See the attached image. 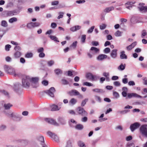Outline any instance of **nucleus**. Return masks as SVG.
<instances>
[{
	"mask_svg": "<svg viewBox=\"0 0 147 147\" xmlns=\"http://www.w3.org/2000/svg\"><path fill=\"white\" fill-rule=\"evenodd\" d=\"M38 80V78H32L30 79L29 76H25L22 79V86L26 88L29 87L30 85L29 82L31 81L32 83V86H34V84L37 85Z\"/></svg>",
	"mask_w": 147,
	"mask_h": 147,
	"instance_id": "f257e3e1",
	"label": "nucleus"
},
{
	"mask_svg": "<svg viewBox=\"0 0 147 147\" xmlns=\"http://www.w3.org/2000/svg\"><path fill=\"white\" fill-rule=\"evenodd\" d=\"M76 112L78 114L82 116H87V112L83 108L81 107H78L76 109Z\"/></svg>",
	"mask_w": 147,
	"mask_h": 147,
	"instance_id": "f03ea898",
	"label": "nucleus"
},
{
	"mask_svg": "<svg viewBox=\"0 0 147 147\" xmlns=\"http://www.w3.org/2000/svg\"><path fill=\"white\" fill-rule=\"evenodd\" d=\"M68 94L70 96H75L77 95H79V97L80 98H82L83 96L81 94H80V93L76 90H72L68 92Z\"/></svg>",
	"mask_w": 147,
	"mask_h": 147,
	"instance_id": "7ed1b4c3",
	"label": "nucleus"
},
{
	"mask_svg": "<svg viewBox=\"0 0 147 147\" xmlns=\"http://www.w3.org/2000/svg\"><path fill=\"white\" fill-rule=\"evenodd\" d=\"M140 131L143 135L147 137V128L146 125H142L140 127Z\"/></svg>",
	"mask_w": 147,
	"mask_h": 147,
	"instance_id": "20e7f679",
	"label": "nucleus"
},
{
	"mask_svg": "<svg viewBox=\"0 0 147 147\" xmlns=\"http://www.w3.org/2000/svg\"><path fill=\"white\" fill-rule=\"evenodd\" d=\"M140 126L139 123L138 122H136L131 125L130 128L131 131L133 132L135 129L138 128Z\"/></svg>",
	"mask_w": 147,
	"mask_h": 147,
	"instance_id": "39448f33",
	"label": "nucleus"
},
{
	"mask_svg": "<svg viewBox=\"0 0 147 147\" xmlns=\"http://www.w3.org/2000/svg\"><path fill=\"white\" fill-rule=\"evenodd\" d=\"M48 134L49 136L52 138L54 141L57 142L59 141V138L58 136L55 134L52 133L51 131L48 132Z\"/></svg>",
	"mask_w": 147,
	"mask_h": 147,
	"instance_id": "423d86ee",
	"label": "nucleus"
},
{
	"mask_svg": "<svg viewBox=\"0 0 147 147\" xmlns=\"http://www.w3.org/2000/svg\"><path fill=\"white\" fill-rule=\"evenodd\" d=\"M45 120L47 122L49 123H50L55 125H58V124L56 123V122L53 119L47 118L45 119Z\"/></svg>",
	"mask_w": 147,
	"mask_h": 147,
	"instance_id": "0eeeda50",
	"label": "nucleus"
},
{
	"mask_svg": "<svg viewBox=\"0 0 147 147\" xmlns=\"http://www.w3.org/2000/svg\"><path fill=\"white\" fill-rule=\"evenodd\" d=\"M55 88L53 87H52L47 91V93L51 97L54 96V93L55 92Z\"/></svg>",
	"mask_w": 147,
	"mask_h": 147,
	"instance_id": "6e6552de",
	"label": "nucleus"
},
{
	"mask_svg": "<svg viewBox=\"0 0 147 147\" xmlns=\"http://www.w3.org/2000/svg\"><path fill=\"white\" fill-rule=\"evenodd\" d=\"M4 67L5 71L7 72L9 74H11L12 71H13L14 72H15V69H14L10 68L7 65H5Z\"/></svg>",
	"mask_w": 147,
	"mask_h": 147,
	"instance_id": "1a4fd4ad",
	"label": "nucleus"
},
{
	"mask_svg": "<svg viewBox=\"0 0 147 147\" xmlns=\"http://www.w3.org/2000/svg\"><path fill=\"white\" fill-rule=\"evenodd\" d=\"M90 50V52L93 55L97 53L99 51L98 49L94 47H92L91 48Z\"/></svg>",
	"mask_w": 147,
	"mask_h": 147,
	"instance_id": "9d476101",
	"label": "nucleus"
},
{
	"mask_svg": "<svg viewBox=\"0 0 147 147\" xmlns=\"http://www.w3.org/2000/svg\"><path fill=\"white\" fill-rule=\"evenodd\" d=\"M117 50L116 49L113 50L110 53V55L111 57L113 58H116L117 56Z\"/></svg>",
	"mask_w": 147,
	"mask_h": 147,
	"instance_id": "9b49d317",
	"label": "nucleus"
},
{
	"mask_svg": "<svg viewBox=\"0 0 147 147\" xmlns=\"http://www.w3.org/2000/svg\"><path fill=\"white\" fill-rule=\"evenodd\" d=\"M127 96L128 98H130L132 97H137L141 98L142 96L139 95H138L136 93H128L127 94Z\"/></svg>",
	"mask_w": 147,
	"mask_h": 147,
	"instance_id": "f8f14e48",
	"label": "nucleus"
},
{
	"mask_svg": "<svg viewBox=\"0 0 147 147\" xmlns=\"http://www.w3.org/2000/svg\"><path fill=\"white\" fill-rule=\"evenodd\" d=\"M137 42H134L132 43L130 45L127 46L126 47V49L127 51H130L133 48H134L135 46L136 45Z\"/></svg>",
	"mask_w": 147,
	"mask_h": 147,
	"instance_id": "ddd939ff",
	"label": "nucleus"
},
{
	"mask_svg": "<svg viewBox=\"0 0 147 147\" xmlns=\"http://www.w3.org/2000/svg\"><path fill=\"white\" fill-rule=\"evenodd\" d=\"M139 11L142 13L147 12V6H142L138 7Z\"/></svg>",
	"mask_w": 147,
	"mask_h": 147,
	"instance_id": "4468645a",
	"label": "nucleus"
},
{
	"mask_svg": "<svg viewBox=\"0 0 147 147\" xmlns=\"http://www.w3.org/2000/svg\"><path fill=\"white\" fill-rule=\"evenodd\" d=\"M17 14V12L15 10L7 11L6 15L7 16H12Z\"/></svg>",
	"mask_w": 147,
	"mask_h": 147,
	"instance_id": "2eb2a0df",
	"label": "nucleus"
},
{
	"mask_svg": "<svg viewBox=\"0 0 147 147\" xmlns=\"http://www.w3.org/2000/svg\"><path fill=\"white\" fill-rule=\"evenodd\" d=\"M107 57V55L104 54H101L99 55L97 57L98 60H102L106 59Z\"/></svg>",
	"mask_w": 147,
	"mask_h": 147,
	"instance_id": "dca6fc26",
	"label": "nucleus"
},
{
	"mask_svg": "<svg viewBox=\"0 0 147 147\" xmlns=\"http://www.w3.org/2000/svg\"><path fill=\"white\" fill-rule=\"evenodd\" d=\"M120 58L121 59H127V56L125 54V52L123 51H121L120 53Z\"/></svg>",
	"mask_w": 147,
	"mask_h": 147,
	"instance_id": "f3484780",
	"label": "nucleus"
},
{
	"mask_svg": "<svg viewBox=\"0 0 147 147\" xmlns=\"http://www.w3.org/2000/svg\"><path fill=\"white\" fill-rule=\"evenodd\" d=\"M114 9V8L113 6L107 7L104 9V11L105 12L108 13L110 11L113 10Z\"/></svg>",
	"mask_w": 147,
	"mask_h": 147,
	"instance_id": "a211bd4d",
	"label": "nucleus"
},
{
	"mask_svg": "<svg viewBox=\"0 0 147 147\" xmlns=\"http://www.w3.org/2000/svg\"><path fill=\"white\" fill-rule=\"evenodd\" d=\"M21 53L20 52L16 51L14 54V57L15 58H19L21 56Z\"/></svg>",
	"mask_w": 147,
	"mask_h": 147,
	"instance_id": "6ab92c4d",
	"label": "nucleus"
},
{
	"mask_svg": "<svg viewBox=\"0 0 147 147\" xmlns=\"http://www.w3.org/2000/svg\"><path fill=\"white\" fill-rule=\"evenodd\" d=\"M52 107L51 111H52L59 110L60 108H59L57 105H53Z\"/></svg>",
	"mask_w": 147,
	"mask_h": 147,
	"instance_id": "aec40b11",
	"label": "nucleus"
},
{
	"mask_svg": "<svg viewBox=\"0 0 147 147\" xmlns=\"http://www.w3.org/2000/svg\"><path fill=\"white\" fill-rule=\"evenodd\" d=\"M77 102V100L74 98H71L69 101V103L71 104L74 105Z\"/></svg>",
	"mask_w": 147,
	"mask_h": 147,
	"instance_id": "412c9836",
	"label": "nucleus"
},
{
	"mask_svg": "<svg viewBox=\"0 0 147 147\" xmlns=\"http://www.w3.org/2000/svg\"><path fill=\"white\" fill-rule=\"evenodd\" d=\"M75 128L77 129L81 130L83 128V126L82 124H78L76 126Z\"/></svg>",
	"mask_w": 147,
	"mask_h": 147,
	"instance_id": "4be33fe9",
	"label": "nucleus"
},
{
	"mask_svg": "<svg viewBox=\"0 0 147 147\" xmlns=\"http://www.w3.org/2000/svg\"><path fill=\"white\" fill-rule=\"evenodd\" d=\"M125 64H124L123 65V64H121L118 67V69L119 70H123L125 69Z\"/></svg>",
	"mask_w": 147,
	"mask_h": 147,
	"instance_id": "5701e85b",
	"label": "nucleus"
},
{
	"mask_svg": "<svg viewBox=\"0 0 147 147\" xmlns=\"http://www.w3.org/2000/svg\"><path fill=\"white\" fill-rule=\"evenodd\" d=\"M49 37L51 40L56 42H59V41L58 40V38L52 35H50Z\"/></svg>",
	"mask_w": 147,
	"mask_h": 147,
	"instance_id": "b1692460",
	"label": "nucleus"
},
{
	"mask_svg": "<svg viewBox=\"0 0 147 147\" xmlns=\"http://www.w3.org/2000/svg\"><path fill=\"white\" fill-rule=\"evenodd\" d=\"M17 20V19L16 18L13 17L10 19L9 20V23H12L14 22H16Z\"/></svg>",
	"mask_w": 147,
	"mask_h": 147,
	"instance_id": "393cba45",
	"label": "nucleus"
},
{
	"mask_svg": "<svg viewBox=\"0 0 147 147\" xmlns=\"http://www.w3.org/2000/svg\"><path fill=\"white\" fill-rule=\"evenodd\" d=\"M1 25L4 27H7L8 26L7 23L5 20H3L1 21Z\"/></svg>",
	"mask_w": 147,
	"mask_h": 147,
	"instance_id": "a878e982",
	"label": "nucleus"
},
{
	"mask_svg": "<svg viewBox=\"0 0 147 147\" xmlns=\"http://www.w3.org/2000/svg\"><path fill=\"white\" fill-rule=\"evenodd\" d=\"M12 105L10 104H5L4 105V107L5 109H9L11 107H12Z\"/></svg>",
	"mask_w": 147,
	"mask_h": 147,
	"instance_id": "bb28decb",
	"label": "nucleus"
},
{
	"mask_svg": "<svg viewBox=\"0 0 147 147\" xmlns=\"http://www.w3.org/2000/svg\"><path fill=\"white\" fill-rule=\"evenodd\" d=\"M54 71L55 74L57 75L61 74L62 73V71L60 69H56Z\"/></svg>",
	"mask_w": 147,
	"mask_h": 147,
	"instance_id": "cd10ccee",
	"label": "nucleus"
},
{
	"mask_svg": "<svg viewBox=\"0 0 147 147\" xmlns=\"http://www.w3.org/2000/svg\"><path fill=\"white\" fill-rule=\"evenodd\" d=\"M78 144L80 147H86L84 143L81 141H78Z\"/></svg>",
	"mask_w": 147,
	"mask_h": 147,
	"instance_id": "c85d7f7f",
	"label": "nucleus"
},
{
	"mask_svg": "<svg viewBox=\"0 0 147 147\" xmlns=\"http://www.w3.org/2000/svg\"><path fill=\"white\" fill-rule=\"evenodd\" d=\"M88 98H85L83 100L81 104V106L82 107H84L86 104V102L88 101Z\"/></svg>",
	"mask_w": 147,
	"mask_h": 147,
	"instance_id": "c756f323",
	"label": "nucleus"
},
{
	"mask_svg": "<svg viewBox=\"0 0 147 147\" xmlns=\"http://www.w3.org/2000/svg\"><path fill=\"white\" fill-rule=\"evenodd\" d=\"M93 91L96 92V93H101L102 92V90L98 88L94 89L92 90Z\"/></svg>",
	"mask_w": 147,
	"mask_h": 147,
	"instance_id": "7c9ffc66",
	"label": "nucleus"
},
{
	"mask_svg": "<svg viewBox=\"0 0 147 147\" xmlns=\"http://www.w3.org/2000/svg\"><path fill=\"white\" fill-rule=\"evenodd\" d=\"M39 141H40L41 142V144L42 145H44V137L42 136H40L39 137Z\"/></svg>",
	"mask_w": 147,
	"mask_h": 147,
	"instance_id": "2f4dec72",
	"label": "nucleus"
},
{
	"mask_svg": "<svg viewBox=\"0 0 147 147\" xmlns=\"http://www.w3.org/2000/svg\"><path fill=\"white\" fill-rule=\"evenodd\" d=\"M86 39V35H83L82 36L81 38V41L82 43H84L85 42Z\"/></svg>",
	"mask_w": 147,
	"mask_h": 147,
	"instance_id": "473e14b6",
	"label": "nucleus"
},
{
	"mask_svg": "<svg viewBox=\"0 0 147 147\" xmlns=\"http://www.w3.org/2000/svg\"><path fill=\"white\" fill-rule=\"evenodd\" d=\"M147 34V33L145 30H143L142 32V34L141 35V37L142 38H144V36L146 35Z\"/></svg>",
	"mask_w": 147,
	"mask_h": 147,
	"instance_id": "72a5a7b5",
	"label": "nucleus"
},
{
	"mask_svg": "<svg viewBox=\"0 0 147 147\" xmlns=\"http://www.w3.org/2000/svg\"><path fill=\"white\" fill-rule=\"evenodd\" d=\"M14 49L16 51L20 52L21 50V48L20 46H18L17 45L15 47Z\"/></svg>",
	"mask_w": 147,
	"mask_h": 147,
	"instance_id": "f704fd0d",
	"label": "nucleus"
},
{
	"mask_svg": "<svg viewBox=\"0 0 147 147\" xmlns=\"http://www.w3.org/2000/svg\"><path fill=\"white\" fill-rule=\"evenodd\" d=\"M32 54L31 53H26L25 55V57L26 58H31L32 56Z\"/></svg>",
	"mask_w": 147,
	"mask_h": 147,
	"instance_id": "c9c22d12",
	"label": "nucleus"
},
{
	"mask_svg": "<svg viewBox=\"0 0 147 147\" xmlns=\"http://www.w3.org/2000/svg\"><path fill=\"white\" fill-rule=\"evenodd\" d=\"M59 15L57 17V19H59L61 18H62L63 17V15L64 14V13L63 12H60L59 13Z\"/></svg>",
	"mask_w": 147,
	"mask_h": 147,
	"instance_id": "e433bc0d",
	"label": "nucleus"
},
{
	"mask_svg": "<svg viewBox=\"0 0 147 147\" xmlns=\"http://www.w3.org/2000/svg\"><path fill=\"white\" fill-rule=\"evenodd\" d=\"M77 43V41L74 42L71 45L70 47H73L74 49H75L76 47Z\"/></svg>",
	"mask_w": 147,
	"mask_h": 147,
	"instance_id": "4c0bfd02",
	"label": "nucleus"
},
{
	"mask_svg": "<svg viewBox=\"0 0 147 147\" xmlns=\"http://www.w3.org/2000/svg\"><path fill=\"white\" fill-rule=\"evenodd\" d=\"M121 32L119 30H117L115 33V35L116 36H121Z\"/></svg>",
	"mask_w": 147,
	"mask_h": 147,
	"instance_id": "58836bf2",
	"label": "nucleus"
},
{
	"mask_svg": "<svg viewBox=\"0 0 147 147\" xmlns=\"http://www.w3.org/2000/svg\"><path fill=\"white\" fill-rule=\"evenodd\" d=\"M106 25L105 24H102L100 26V28L101 30H103L105 28Z\"/></svg>",
	"mask_w": 147,
	"mask_h": 147,
	"instance_id": "ea45409f",
	"label": "nucleus"
},
{
	"mask_svg": "<svg viewBox=\"0 0 147 147\" xmlns=\"http://www.w3.org/2000/svg\"><path fill=\"white\" fill-rule=\"evenodd\" d=\"M11 46L10 45H7L5 46V50L7 51H9L10 50V49L11 48Z\"/></svg>",
	"mask_w": 147,
	"mask_h": 147,
	"instance_id": "a19ab883",
	"label": "nucleus"
},
{
	"mask_svg": "<svg viewBox=\"0 0 147 147\" xmlns=\"http://www.w3.org/2000/svg\"><path fill=\"white\" fill-rule=\"evenodd\" d=\"M83 85H85L88 86H93V84H92L87 82H84L83 83Z\"/></svg>",
	"mask_w": 147,
	"mask_h": 147,
	"instance_id": "79ce46f5",
	"label": "nucleus"
},
{
	"mask_svg": "<svg viewBox=\"0 0 147 147\" xmlns=\"http://www.w3.org/2000/svg\"><path fill=\"white\" fill-rule=\"evenodd\" d=\"M110 51V49L109 48H106L104 49V52L106 53H109Z\"/></svg>",
	"mask_w": 147,
	"mask_h": 147,
	"instance_id": "37998d69",
	"label": "nucleus"
},
{
	"mask_svg": "<svg viewBox=\"0 0 147 147\" xmlns=\"http://www.w3.org/2000/svg\"><path fill=\"white\" fill-rule=\"evenodd\" d=\"M113 95L116 98H118L119 97V95L118 93L116 92H113Z\"/></svg>",
	"mask_w": 147,
	"mask_h": 147,
	"instance_id": "c03bdc74",
	"label": "nucleus"
},
{
	"mask_svg": "<svg viewBox=\"0 0 147 147\" xmlns=\"http://www.w3.org/2000/svg\"><path fill=\"white\" fill-rule=\"evenodd\" d=\"M54 63V61L53 60H50L47 62V64L49 66H51Z\"/></svg>",
	"mask_w": 147,
	"mask_h": 147,
	"instance_id": "a18cd8bd",
	"label": "nucleus"
},
{
	"mask_svg": "<svg viewBox=\"0 0 147 147\" xmlns=\"http://www.w3.org/2000/svg\"><path fill=\"white\" fill-rule=\"evenodd\" d=\"M33 27H38L40 25V24L39 22H33Z\"/></svg>",
	"mask_w": 147,
	"mask_h": 147,
	"instance_id": "49530a36",
	"label": "nucleus"
},
{
	"mask_svg": "<svg viewBox=\"0 0 147 147\" xmlns=\"http://www.w3.org/2000/svg\"><path fill=\"white\" fill-rule=\"evenodd\" d=\"M42 84L46 86L48 84V82L46 80H44L42 81Z\"/></svg>",
	"mask_w": 147,
	"mask_h": 147,
	"instance_id": "de8ad7c7",
	"label": "nucleus"
},
{
	"mask_svg": "<svg viewBox=\"0 0 147 147\" xmlns=\"http://www.w3.org/2000/svg\"><path fill=\"white\" fill-rule=\"evenodd\" d=\"M62 84L63 85H66L68 84V82L65 79H62Z\"/></svg>",
	"mask_w": 147,
	"mask_h": 147,
	"instance_id": "09e8293b",
	"label": "nucleus"
},
{
	"mask_svg": "<svg viewBox=\"0 0 147 147\" xmlns=\"http://www.w3.org/2000/svg\"><path fill=\"white\" fill-rule=\"evenodd\" d=\"M129 110H127L123 111H119V113L121 114H125L127 112L129 111Z\"/></svg>",
	"mask_w": 147,
	"mask_h": 147,
	"instance_id": "8fccbe9b",
	"label": "nucleus"
},
{
	"mask_svg": "<svg viewBox=\"0 0 147 147\" xmlns=\"http://www.w3.org/2000/svg\"><path fill=\"white\" fill-rule=\"evenodd\" d=\"M94 28V26H93L91 27L88 31V33H91L92 32Z\"/></svg>",
	"mask_w": 147,
	"mask_h": 147,
	"instance_id": "3c124183",
	"label": "nucleus"
},
{
	"mask_svg": "<svg viewBox=\"0 0 147 147\" xmlns=\"http://www.w3.org/2000/svg\"><path fill=\"white\" fill-rule=\"evenodd\" d=\"M33 23L32 22H31L29 23L27 25V27L29 28H31L33 27Z\"/></svg>",
	"mask_w": 147,
	"mask_h": 147,
	"instance_id": "603ef678",
	"label": "nucleus"
},
{
	"mask_svg": "<svg viewBox=\"0 0 147 147\" xmlns=\"http://www.w3.org/2000/svg\"><path fill=\"white\" fill-rule=\"evenodd\" d=\"M33 23L32 22H31L29 23L27 25V27L29 28H31L33 27Z\"/></svg>",
	"mask_w": 147,
	"mask_h": 147,
	"instance_id": "864d4df0",
	"label": "nucleus"
},
{
	"mask_svg": "<svg viewBox=\"0 0 147 147\" xmlns=\"http://www.w3.org/2000/svg\"><path fill=\"white\" fill-rule=\"evenodd\" d=\"M1 92L4 95L7 96L9 97L8 93L7 92H6L5 90H3L2 91H1Z\"/></svg>",
	"mask_w": 147,
	"mask_h": 147,
	"instance_id": "5fc2aeb1",
	"label": "nucleus"
},
{
	"mask_svg": "<svg viewBox=\"0 0 147 147\" xmlns=\"http://www.w3.org/2000/svg\"><path fill=\"white\" fill-rule=\"evenodd\" d=\"M59 3L58 1H54L52 2L51 5H58Z\"/></svg>",
	"mask_w": 147,
	"mask_h": 147,
	"instance_id": "6e6d98bb",
	"label": "nucleus"
},
{
	"mask_svg": "<svg viewBox=\"0 0 147 147\" xmlns=\"http://www.w3.org/2000/svg\"><path fill=\"white\" fill-rule=\"evenodd\" d=\"M114 85L115 86H119L120 85V82L118 81H115L114 83Z\"/></svg>",
	"mask_w": 147,
	"mask_h": 147,
	"instance_id": "4d7b16f0",
	"label": "nucleus"
},
{
	"mask_svg": "<svg viewBox=\"0 0 147 147\" xmlns=\"http://www.w3.org/2000/svg\"><path fill=\"white\" fill-rule=\"evenodd\" d=\"M57 25L56 23H52L51 24V27L53 28H55L57 27Z\"/></svg>",
	"mask_w": 147,
	"mask_h": 147,
	"instance_id": "13d9d810",
	"label": "nucleus"
},
{
	"mask_svg": "<svg viewBox=\"0 0 147 147\" xmlns=\"http://www.w3.org/2000/svg\"><path fill=\"white\" fill-rule=\"evenodd\" d=\"M128 84L129 86H134L135 85V83L133 81H130L128 82Z\"/></svg>",
	"mask_w": 147,
	"mask_h": 147,
	"instance_id": "bf43d9fd",
	"label": "nucleus"
},
{
	"mask_svg": "<svg viewBox=\"0 0 147 147\" xmlns=\"http://www.w3.org/2000/svg\"><path fill=\"white\" fill-rule=\"evenodd\" d=\"M20 61L21 63H25L26 61L24 58L23 57H21L20 59Z\"/></svg>",
	"mask_w": 147,
	"mask_h": 147,
	"instance_id": "052dcab7",
	"label": "nucleus"
},
{
	"mask_svg": "<svg viewBox=\"0 0 147 147\" xmlns=\"http://www.w3.org/2000/svg\"><path fill=\"white\" fill-rule=\"evenodd\" d=\"M103 75L107 78H109V74L108 73L104 72L103 73Z\"/></svg>",
	"mask_w": 147,
	"mask_h": 147,
	"instance_id": "680f3d73",
	"label": "nucleus"
},
{
	"mask_svg": "<svg viewBox=\"0 0 147 147\" xmlns=\"http://www.w3.org/2000/svg\"><path fill=\"white\" fill-rule=\"evenodd\" d=\"M123 83L124 84L127 83L128 82L127 79V78H124L122 80Z\"/></svg>",
	"mask_w": 147,
	"mask_h": 147,
	"instance_id": "e2e57ef3",
	"label": "nucleus"
},
{
	"mask_svg": "<svg viewBox=\"0 0 147 147\" xmlns=\"http://www.w3.org/2000/svg\"><path fill=\"white\" fill-rule=\"evenodd\" d=\"M92 45L95 46H97L99 45L98 42L97 41H93L92 42Z\"/></svg>",
	"mask_w": 147,
	"mask_h": 147,
	"instance_id": "0e129e2a",
	"label": "nucleus"
},
{
	"mask_svg": "<svg viewBox=\"0 0 147 147\" xmlns=\"http://www.w3.org/2000/svg\"><path fill=\"white\" fill-rule=\"evenodd\" d=\"M37 51L38 53H42L44 51V49L43 47H41L38 49Z\"/></svg>",
	"mask_w": 147,
	"mask_h": 147,
	"instance_id": "69168bd1",
	"label": "nucleus"
},
{
	"mask_svg": "<svg viewBox=\"0 0 147 147\" xmlns=\"http://www.w3.org/2000/svg\"><path fill=\"white\" fill-rule=\"evenodd\" d=\"M132 139V136H127V138H126V140H127V141H129L131 140Z\"/></svg>",
	"mask_w": 147,
	"mask_h": 147,
	"instance_id": "338daca9",
	"label": "nucleus"
},
{
	"mask_svg": "<svg viewBox=\"0 0 147 147\" xmlns=\"http://www.w3.org/2000/svg\"><path fill=\"white\" fill-rule=\"evenodd\" d=\"M45 54L43 52L40 53L39 55V56L40 57H43L45 56Z\"/></svg>",
	"mask_w": 147,
	"mask_h": 147,
	"instance_id": "774afa93",
	"label": "nucleus"
}]
</instances>
